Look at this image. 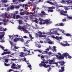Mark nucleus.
Returning a JSON list of instances; mask_svg holds the SVG:
<instances>
[{
  "instance_id": "1",
  "label": "nucleus",
  "mask_w": 72,
  "mask_h": 72,
  "mask_svg": "<svg viewBox=\"0 0 72 72\" xmlns=\"http://www.w3.org/2000/svg\"><path fill=\"white\" fill-rule=\"evenodd\" d=\"M59 28H55L51 29L50 30V32L46 33L45 32L42 33V34H45L46 35H60L59 33H58V32L57 30H58Z\"/></svg>"
},
{
  "instance_id": "2",
  "label": "nucleus",
  "mask_w": 72,
  "mask_h": 72,
  "mask_svg": "<svg viewBox=\"0 0 72 72\" xmlns=\"http://www.w3.org/2000/svg\"><path fill=\"white\" fill-rule=\"evenodd\" d=\"M46 3H49L51 5H55L56 6L57 8H59V7H61V8H64L65 9H66V10H68V9H71L72 10V7L71 6H69L68 7H64L62 5H60L59 6L58 5V4L55 1L53 3L49 1H47L46 2Z\"/></svg>"
},
{
  "instance_id": "3",
  "label": "nucleus",
  "mask_w": 72,
  "mask_h": 72,
  "mask_svg": "<svg viewBox=\"0 0 72 72\" xmlns=\"http://www.w3.org/2000/svg\"><path fill=\"white\" fill-rule=\"evenodd\" d=\"M39 20L40 21V22H39V24L40 25L45 24H48L50 23H51L52 22L51 21H50V19H47L45 20L44 19H41V18H39Z\"/></svg>"
},
{
  "instance_id": "4",
  "label": "nucleus",
  "mask_w": 72,
  "mask_h": 72,
  "mask_svg": "<svg viewBox=\"0 0 72 72\" xmlns=\"http://www.w3.org/2000/svg\"><path fill=\"white\" fill-rule=\"evenodd\" d=\"M58 55H56V56L57 57V59H63L64 58V57H67L68 55V54L67 53H64L62 54V55H61L60 53H58Z\"/></svg>"
},
{
  "instance_id": "5",
  "label": "nucleus",
  "mask_w": 72,
  "mask_h": 72,
  "mask_svg": "<svg viewBox=\"0 0 72 72\" xmlns=\"http://www.w3.org/2000/svg\"><path fill=\"white\" fill-rule=\"evenodd\" d=\"M35 13H33L32 14V15L30 16V18H32V19H33V18H34L35 17H37V16H40V17H42L44 15H45L46 13L45 12L43 11H41V14H37V15H34Z\"/></svg>"
},
{
  "instance_id": "6",
  "label": "nucleus",
  "mask_w": 72,
  "mask_h": 72,
  "mask_svg": "<svg viewBox=\"0 0 72 72\" xmlns=\"http://www.w3.org/2000/svg\"><path fill=\"white\" fill-rule=\"evenodd\" d=\"M45 63H48V62L46 61V62L44 61H41V63L40 64H39L40 67H41V66H43L45 68H48V67H49V68H50V66H51V65H48L47 66L46 64H45Z\"/></svg>"
},
{
  "instance_id": "7",
  "label": "nucleus",
  "mask_w": 72,
  "mask_h": 72,
  "mask_svg": "<svg viewBox=\"0 0 72 72\" xmlns=\"http://www.w3.org/2000/svg\"><path fill=\"white\" fill-rule=\"evenodd\" d=\"M9 37L11 38V40L12 39H14V38H15L14 40V42H17V41H20L19 38H16L18 37V35H13V36L9 35Z\"/></svg>"
},
{
  "instance_id": "8",
  "label": "nucleus",
  "mask_w": 72,
  "mask_h": 72,
  "mask_svg": "<svg viewBox=\"0 0 72 72\" xmlns=\"http://www.w3.org/2000/svg\"><path fill=\"white\" fill-rule=\"evenodd\" d=\"M63 13H67V11H64L63 10H62V11L60 12V14H61L62 15H64V16H67L68 18L66 19V21H68L69 19H72V16H68V15L67 14H63Z\"/></svg>"
},
{
  "instance_id": "9",
  "label": "nucleus",
  "mask_w": 72,
  "mask_h": 72,
  "mask_svg": "<svg viewBox=\"0 0 72 72\" xmlns=\"http://www.w3.org/2000/svg\"><path fill=\"white\" fill-rule=\"evenodd\" d=\"M18 29H19V30H20L21 31H23L24 33H30V32H28L27 30H26L22 26H19L18 27Z\"/></svg>"
},
{
  "instance_id": "10",
  "label": "nucleus",
  "mask_w": 72,
  "mask_h": 72,
  "mask_svg": "<svg viewBox=\"0 0 72 72\" xmlns=\"http://www.w3.org/2000/svg\"><path fill=\"white\" fill-rule=\"evenodd\" d=\"M4 35H5V32H0V42H1L2 43L5 42V41L2 40V39H3V37H4Z\"/></svg>"
},
{
  "instance_id": "11",
  "label": "nucleus",
  "mask_w": 72,
  "mask_h": 72,
  "mask_svg": "<svg viewBox=\"0 0 72 72\" xmlns=\"http://www.w3.org/2000/svg\"><path fill=\"white\" fill-rule=\"evenodd\" d=\"M9 42H10V44H11V49H12V50H15V49H18V48H19V47H17L16 46H14V48L13 49H12V48L13 47V45H14L13 44H14V43H13V42H11V41H9Z\"/></svg>"
},
{
  "instance_id": "12",
  "label": "nucleus",
  "mask_w": 72,
  "mask_h": 72,
  "mask_svg": "<svg viewBox=\"0 0 72 72\" xmlns=\"http://www.w3.org/2000/svg\"><path fill=\"white\" fill-rule=\"evenodd\" d=\"M19 40H20V41H21L22 42H24V44H28L29 42H30V40H24V39H23L22 38H19Z\"/></svg>"
},
{
  "instance_id": "13",
  "label": "nucleus",
  "mask_w": 72,
  "mask_h": 72,
  "mask_svg": "<svg viewBox=\"0 0 72 72\" xmlns=\"http://www.w3.org/2000/svg\"><path fill=\"white\" fill-rule=\"evenodd\" d=\"M31 55V54L29 53H27L25 54V53H24L21 52L20 53L19 56L21 57H24V56H26V55Z\"/></svg>"
},
{
  "instance_id": "14",
  "label": "nucleus",
  "mask_w": 72,
  "mask_h": 72,
  "mask_svg": "<svg viewBox=\"0 0 72 72\" xmlns=\"http://www.w3.org/2000/svg\"><path fill=\"white\" fill-rule=\"evenodd\" d=\"M58 29L59 30H56V31H58V30H59V31H60V32H62V33H63L64 35H65L67 36H71V34H70L67 33L66 34V33H65V32H64V30H63L62 29L60 30L59 28H58Z\"/></svg>"
},
{
  "instance_id": "15",
  "label": "nucleus",
  "mask_w": 72,
  "mask_h": 72,
  "mask_svg": "<svg viewBox=\"0 0 72 72\" xmlns=\"http://www.w3.org/2000/svg\"><path fill=\"white\" fill-rule=\"evenodd\" d=\"M51 37L53 38V39H56L58 41H60V39H63V38L62 37H58V36H56V37H55L54 36H52Z\"/></svg>"
},
{
  "instance_id": "16",
  "label": "nucleus",
  "mask_w": 72,
  "mask_h": 72,
  "mask_svg": "<svg viewBox=\"0 0 72 72\" xmlns=\"http://www.w3.org/2000/svg\"><path fill=\"white\" fill-rule=\"evenodd\" d=\"M14 9V6L13 5H12L8 8L7 10L9 11L10 10H13Z\"/></svg>"
},
{
  "instance_id": "17",
  "label": "nucleus",
  "mask_w": 72,
  "mask_h": 72,
  "mask_svg": "<svg viewBox=\"0 0 72 72\" xmlns=\"http://www.w3.org/2000/svg\"><path fill=\"white\" fill-rule=\"evenodd\" d=\"M9 15L10 16V18L15 19V15H13L12 14H10Z\"/></svg>"
},
{
  "instance_id": "18",
  "label": "nucleus",
  "mask_w": 72,
  "mask_h": 72,
  "mask_svg": "<svg viewBox=\"0 0 72 72\" xmlns=\"http://www.w3.org/2000/svg\"><path fill=\"white\" fill-rule=\"evenodd\" d=\"M8 14L6 13H5L4 14L2 15L1 14H0V17L2 16L3 18H7Z\"/></svg>"
},
{
  "instance_id": "19",
  "label": "nucleus",
  "mask_w": 72,
  "mask_h": 72,
  "mask_svg": "<svg viewBox=\"0 0 72 72\" xmlns=\"http://www.w3.org/2000/svg\"><path fill=\"white\" fill-rule=\"evenodd\" d=\"M65 42V44L62 43H60V44L61 45H62L63 46H69V44L67 43V42Z\"/></svg>"
},
{
  "instance_id": "20",
  "label": "nucleus",
  "mask_w": 72,
  "mask_h": 72,
  "mask_svg": "<svg viewBox=\"0 0 72 72\" xmlns=\"http://www.w3.org/2000/svg\"><path fill=\"white\" fill-rule=\"evenodd\" d=\"M44 43L48 42V43H49V44H53V42H51V41L50 40V39H47V41L46 42L44 41Z\"/></svg>"
},
{
  "instance_id": "21",
  "label": "nucleus",
  "mask_w": 72,
  "mask_h": 72,
  "mask_svg": "<svg viewBox=\"0 0 72 72\" xmlns=\"http://www.w3.org/2000/svg\"><path fill=\"white\" fill-rule=\"evenodd\" d=\"M2 24H3V23L2 22H0V25H1ZM6 30V28L4 29L3 28L0 27V31H5Z\"/></svg>"
},
{
  "instance_id": "22",
  "label": "nucleus",
  "mask_w": 72,
  "mask_h": 72,
  "mask_svg": "<svg viewBox=\"0 0 72 72\" xmlns=\"http://www.w3.org/2000/svg\"><path fill=\"white\" fill-rule=\"evenodd\" d=\"M61 68L62 70H60L59 71V72H63L64 71V66L63 67H61Z\"/></svg>"
},
{
  "instance_id": "23",
  "label": "nucleus",
  "mask_w": 72,
  "mask_h": 72,
  "mask_svg": "<svg viewBox=\"0 0 72 72\" xmlns=\"http://www.w3.org/2000/svg\"><path fill=\"white\" fill-rule=\"evenodd\" d=\"M26 0H13V2H16L17 1H19V2H23L24 1Z\"/></svg>"
},
{
  "instance_id": "24",
  "label": "nucleus",
  "mask_w": 72,
  "mask_h": 72,
  "mask_svg": "<svg viewBox=\"0 0 72 72\" xmlns=\"http://www.w3.org/2000/svg\"><path fill=\"white\" fill-rule=\"evenodd\" d=\"M30 24H28L27 23H26V25H25L24 27L25 28H30Z\"/></svg>"
},
{
  "instance_id": "25",
  "label": "nucleus",
  "mask_w": 72,
  "mask_h": 72,
  "mask_svg": "<svg viewBox=\"0 0 72 72\" xmlns=\"http://www.w3.org/2000/svg\"><path fill=\"white\" fill-rule=\"evenodd\" d=\"M35 20H34V21L36 23H39L40 21L39 20V19H37L36 18H35Z\"/></svg>"
},
{
  "instance_id": "26",
  "label": "nucleus",
  "mask_w": 72,
  "mask_h": 72,
  "mask_svg": "<svg viewBox=\"0 0 72 72\" xmlns=\"http://www.w3.org/2000/svg\"><path fill=\"white\" fill-rule=\"evenodd\" d=\"M10 53V51H6L4 52V53H2L1 55H4V54H9Z\"/></svg>"
},
{
  "instance_id": "27",
  "label": "nucleus",
  "mask_w": 72,
  "mask_h": 72,
  "mask_svg": "<svg viewBox=\"0 0 72 72\" xmlns=\"http://www.w3.org/2000/svg\"><path fill=\"white\" fill-rule=\"evenodd\" d=\"M44 53H45L46 54H48V55H51L52 54V53L51 52H48V51H44Z\"/></svg>"
},
{
  "instance_id": "28",
  "label": "nucleus",
  "mask_w": 72,
  "mask_h": 72,
  "mask_svg": "<svg viewBox=\"0 0 72 72\" xmlns=\"http://www.w3.org/2000/svg\"><path fill=\"white\" fill-rule=\"evenodd\" d=\"M58 63L60 64L61 66H63V65H64V64L65 62H64V61H60Z\"/></svg>"
},
{
  "instance_id": "29",
  "label": "nucleus",
  "mask_w": 72,
  "mask_h": 72,
  "mask_svg": "<svg viewBox=\"0 0 72 72\" xmlns=\"http://www.w3.org/2000/svg\"><path fill=\"white\" fill-rule=\"evenodd\" d=\"M66 2L68 4H71L72 3V1L70 0L67 1H66Z\"/></svg>"
},
{
  "instance_id": "30",
  "label": "nucleus",
  "mask_w": 72,
  "mask_h": 72,
  "mask_svg": "<svg viewBox=\"0 0 72 72\" xmlns=\"http://www.w3.org/2000/svg\"><path fill=\"white\" fill-rule=\"evenodd\" d=\"M56 48V47L55 46H54L53 47V48L52 49V50L53 51H56V50H57Z\"/></svg>"
},
{
  "instance_id": "31",
  "label": "nucleus",
  "mask_w": 72,
  "mask_h": 72,
  "mask_svg": "<svg viewBox=\"0 0 72 72\" xmlns=\"http://www.w3.org/2000/svg\"><path fill=\"white\" fill-rule=\"evenodd\" d=\"M0 48H2V49H3V50L4 51H8V50L7 49H6L5 50H4L3 49H4V47L0 45Z\"/></svg>"
},
{
  "instance_id": "32",
  "label": "nucleus",
  "mask_w": 72,
  "mask_h": 72,
  "mask_svg": "<svg viewBox=\"0 0 72 72\" xmlns=\"http://www.w3.org/2000/svg\"><path fill=\"white\" fill-rule=\"evenodd\" d=\"M39 37H46V35H42V34H40L39 35Z\"/></svg>"
},
{
  "instance_id": "33",
  "label": "nucleus",
  "mask_w": 72,
  "mask_h": 72,
  "mask_svg": "<svg viewBox=\"0 0 72 72\" xmlns=\"http://www.w3.org/2000/svg\"><path fill=\"white\" fill-rule=\"evenodd\" d=\"M21 59L23 61H25V62H28V60L26 61V58H24L23 59L21 58Z\"/></svg>"
},
{
  "instance_id": "34",
  "label": "nucleus",
  "mask_w": 72,
  "mask_h": 72,
  "mask_svg": "<svg viewBox=\"0 0 72 72\" xmlns=\"http://www.w3.org/2000/svg\"><path fill=\"white\" fill-rule=\"evenodd\" d=\"M54 62L53 60H49V64H53V62Z\"/></svg>"
},
{
  "instance_id": "35",
  "label": "nucleus",
  "mask_w": 72,
  "mask_h": 72,
  "mask_svg": "<svg viewBox=\"0 0 72 72\" xmlns=\"http://www.w3.org/2000/svg\"><path fill=\"white\" fill-rule=\"evenodd\" d=\"M15 8H16V9H18L19 8H20V6H17V5H15Z\"/></svg>"
},
{
  "instance_id": "36",
  "label": "nucleus",
  "mask_w": 72,
  "mask_h": 72,
  "mask_svg": "<svg viewBox=\"0 0 72 72\" xmlns=\"http://www.w3.org/2000/svg\"><path fill=\"white\" fill-rule=\"evenodd\" d=\"M24 51L26 52L27 51V52H28V53H29V54L30 53V50H28L26 49H24L23 50Z\"/></svg>"
},
{
  "instance_id": "37",
  "label": "nucleus",
  "mask_w": 72,
  "mask_h": 72,
  "mask_svg": "<svg viewBox=\"0 0 72 72\" xmlns=\"http://www.w3.org/2000/svg\"><path fill=\"white\" fill-rule=\"evenodd\" d=\"M54 12V10H53V9H49L48 10V13H49V12Z\"/></svg>"
},
{
  "instance_id": "38",
  "label": "nucleus",
  "mask_w": 72,
  "mask_h": 72,
  "mask_svg": "<svg viewBox=\"0 0 72 72\" xmlns=\"http://www.w3.org/2000/svg\"><path fill=\"white\" fill-rule=\"evenodd\" d=\"M11 68L12 69H16L17 68V67L14 66L12 65L11 66Z\"/></svg>"
},
{
  "instance_id": "39",
  "label": "nucleus",
  "mask_w": 72,
  "mask_h": 72,
  "mask_svg": "<svg viewBox=\"0 0 72 72\" xmlns=\"http://www.w3.org/2000/svg\"><path fill=\"white\" fill-rule=\"evenodd\" d=\"M12 55H14V54H11V55H8L7 56H6V58H9V57H13V58H14V57H12Z\"/></svg>"
},
{
  "instance_id": "40",
  "label": "nucleus",
  "mask_w": 72,
  "mask_h": 72,
  "mask_svg": "<svg viewBox=\"0 0 72 72\" xmlns=\"http://www.w3.org/2000/svg\"><path fill=\"white\" fill-rule=\"evenodd\" d=\"M61 3L62 4H65V3H66V1H64V0H62Z\"/></svg>"
},
{
  "instance_id": "41",
  "label": "nucleus",
  "mask_w": 72,
  "mask_h": 72,
  "mask_svg": "<svg viewBox=\"0 0 72 72\" xmlns=\"http://www.w3.org/2000/svg\"><path fill=\"white\" fill-rule=\"evenodd\" d=\"M48 9H55V7H54L52 6L51 7H47Z\"/></svg>"
},
{
  "instance_id": "42",
  "label": "nucleus",
  "mask_w": 72,
  "mask_h": 72,
  "mask_svg": "<svg viewBox=\"0 0 72 72\" xmlns=\"http://www.w3.org/2000/svg\"><path fill=\"white\" fill-rule=\"evenodd\" d=\"M50 49H51V47L50 46H49V48H48L46 49V50H47V51H49Z\"/></svg>"
},
{
  "instance_id": "43",
  "label": "nucleus",
  "mask_w": 72,
  "mask_h": 72,
  "mask_svg": "<svg viewBox=\"0 0 72 72\" xmlns=\"http://www.w3.org/2000/svg\"><path fill=\"white\" fill-rule=\"evenodd\" d=\"M20 18V16L19 15H17L16 17V19H18Z\"/></svg>"
},
{
  "instance_id": "44",
  "label": "nucleus",
  "mask_w": 72,
  "mask_h": 72,
  "mask_svg": "<svg viewBox=\"0 0 72 72\" xmlns=\"http://www.w3.org/2000/svg\"><path fill=\"white\" fill-rule=\"evenodd\" d=\"M11 60H12V61H15L16 60H17V59L16 58H12L11 59Z\"/></svg>"
},
{
  "instance_id": "45",
  "label": "nucleus",
  "mask_w": 72,
  "mask_h": 72,
  "mask_svg": "<svg viewBox=\"0 0 72 72\" xmlns=\"http://www.w3.org/2000/svg\"><path fill=\"white\" fill-rule=\"evenodd\" d=\"M25 19H26V20L28 19V17H25V19L24 20V21H25V22H27V21Z\"/></svg>"
},
{
  "instance_id": "46",
  "label": "nucleus",
  "mask_w": 72,
  "mask_h": 72,
  "mask_svg": "<svg viewBox=\"0 0 72 72\" xmlns=\"http://www.w3.org/2000/svg\"><path fill=\"white\" fill-rule=\"evenodd\" d=\"M4 66H10V64H7L6 63H4Z\"/></svg>"
},
{
  "instance_id": "47",
  "label": "nucleus",
  "mask_w": 72,
  "mask_h": 72,
  "mask_svg": "<svg viewBox=\"0 0 72 72\" xmlns=\"http://www.w3.org/2000/svg\"><path fill=\"white\" fill-rule=\"evenodd\" d=\"M28 67H29L30 68V70H31V69H32V68H31V65L30 64L28 65Z\"/></svg>"
},
{
  "instance_id": "48",
  "label": "nucleus",
  "mask_w": 72,
  "mask_h": 72,
  "mask_svg": "<svg viewBox=\"0 0 72 72\" xmlns=\"http://www.w3.org/2000/svg\"><path fill=\"white\" fill-rule=\"evenodd\" d=\"M1 2L2 3H6L7 2V0H2Z\"/></svg>"
},
{
  "instance_id": "49",
  "label": "nucleus",
  "mask_w": 72,
  "mask_h": 72,
  "mask_svg": "<svg viewBox=\"0 0 72 72\" xmlns=\"http://www.w3.org/2000/svg\"><path fill=\"white\" fill-rule=\"evenodd\" d=\"M25 14V13H24V12H21L20 13V15H24V14Z\"/></svg>"
},
{
  "instance_id": "50",
  "label": "nucleus",
  "mask_w": 72,
  "mask_h": 72,
  "mask_svg": "<svg viewBox=\"0 0 72 72\" xmlns=\"http://www.w3.org/2000/svg\"><path fill=\"white\" fill-rule=\"evenodd\" d=\"M29 36L31 40H32V39H33V38L32 37V35L31 34H29Z\"/></svg>"
},
{
  "instance_id": "51",
  "label": "nucleus",
  "mask_w": 72,
  "mask_h": 72,
  "mask_svg": "<svg viewBox=\"0 0 72 72\" xmlns=\"http://www.w3.org/2000/svg\"><path fill=\"white\" fill-rule=\"evenodd\" d=\"M36 46H37V47H38V48H41V45L39 44V45H37V44L36 45Z\"/></svg>"
},
{
  "instance_id": "52",
  "label": "nucleus",
  "mask_w": 72,
  "mask_h": 72,
  "mask_svg": "<svg viewBox=\"0 0 72 72\" xmlns=\"http://www.w3.org/2000/svg\"><path fill=\"white\" fill-rule=\"evenodd\" d=\"M5 62H6V63H7L8 62V59L7 58L5 59Z\"/></svg>"
},
{
  "instance_id": "53",
  "label": "nucleus",
  "mask_w": 72,
  "mask_h": 72,
  "mask_svg": "<svg viewBox=\"0 0 72 72\" xmlns=\"http://www.w3.org/2000/svg\"><path fill=\"white\" fill-rule=\"evenodd\" d=\"M64 26V24L62 23H60V26Z\"/></svg>"
},
{
  "instance_id": "54",
  "label": "nucleus",
  "mask_w": 72,
  "mask_h": 72,
  "mask_svg": "<svg viewBox=\"0 0 72 72\" xmlns=\"http://www.w3.org/2000/svg\"><path fill=\"white\" fill-rule=\"evenodd\" d=\"M19 24H22V21L21 20H19Z\"/></svg>"
},
{
  "instance_id": "55",
  "label": "nucleus",
  "mask_w": 72,
  "mask_h": 72,
  "mask_svg": "<svg viewBox=\"0 0 72 72\" xmlns=\"http://www.w3.org/2000/svg\"><path fill=\"white\" fill-rule=\"evenodd\" d=\"M68 58L69 59H71V58H72V57L70 55H69V54H68Z\"/></svg>"
},
{
  "instance_id": "56",
  "label": "nucleus",
  "mask_w": 72,
  "mask_h": 72,
  "mask_svg": "<svg viewBox=\"0 0 72 72\" xmlns=\"http://www.w3.org/2000/svg\"><path fill=\"white\" fill-rule=\"evenodd\" d=\"M21 66H18L17 67V68L16 69H19V68H21Z\"/></svg>"
},
{
  "instance_id": "57",
  "label": "nucleus",
  "mask_w": 72,
  "mask_h": 72,
  "mask_svg": "<svg viewBox=\"0 0 72 72\" xmlns=\"http://www.w3.org/2000/svg\"><path fill=\"white\" fill-rule=\"evenodd\" d=\"M41 59H44L45 58V56H43L42 55V56H41Z\"/></svg>"
},
{
  "instance_id": "58",
  "label": "nucleus",
  "mask_w": 72,
  "mask_h": 72,
  "mask_svg": "<svg viewBox=\"0 0 72 72\" xmlns=\"http://www.w3.org/2000/svg\"><path fill=\"white\" fill-rule=\"evenodd\" d=\"M35 36L36 37H39V34L37 33H36L35 34Z\"/></svg>"
},
{
  "instance_id": "59",
  "label": "nucleus",
  "mask_w": 72,
  "mask_h": 72,
  "mask_svg": "<svg viewBox=\"0 0 72 72\" xmlns=\"http://www.w3.org/2000/svg\"><path fill=\"white\" fill-rule=\"evenodd\" d=\"M38 33H39V34H42V32L41 31H39V32H38Z\"/></svg>"
},
{
  "instance_id": "60",
  "label": "nucleus",
  "mask_w": 72,
  "mask_h": 72,
  "mask_svg": "<svg viewBox=\"0 0 72 72\" xmlns=\"http://www.w3.org/2000/svg\"><path fill=\"white\" fill-rule=\"evenodd\" d=\"M15 14H18V11H16L15 12Z\"/></svg>"
},
{
  "instance_id": "61",
  "label": "nucleus",
  "mask_w": 72,
  "mask_h": 72,
  "mask_svg": "<svg viewBox=\"0 0 72 72\" xmlns=\"http://www.w3.org/2000/svg\"><path fill=\"white\" fill-rule=\"evenodd\" d=\"M56 26H60V24H56L55 25Z\"/></svg>"
},
{
  "instance_id": "62",
  "label": "nucleus",
  "mask_w": 72,
  "mask_h": 72,
  "mask_svg": "<svg viewBox=\"0 0 72 72\" xmlns=\"http://www.w3.org/2000/svg\"><path fill=\"white\" fill-rule=\"evenodd\" d=\"M3 21L4 22H7V21L6 20V19H4L3 20Z\"/></svg>"
},
{
  "instance_id": "63",
  "label": "nucleus",
  "mask_w": 72,
  "mask_h": 72,
  "mask_svg": "<svg viewBox=\"0 0 72 72\" xmlns=\"http://www.w3.org/2000/svg\"><path fill=\"white\" fill-rule=\"evenodd\" d=\"M9 6V4H4V6L5 7H6L7 6Z\"/></svg>"
},
{
  "instance_id": "64",
  "label": "nucleus",
  "mask_w": 72,
  "mask_h": 72,
  "mask_svg": "<svg viewBox=\"0 0 72 72\" xmlns=\"http://www.w3.org/2000/svg\"><path fill=\"white\" fill-rule=\"evenodd\" d=\"M53 64H56V65H58V64L57 62H54L53 63Z\"/></svg>"
}]
</instances>
